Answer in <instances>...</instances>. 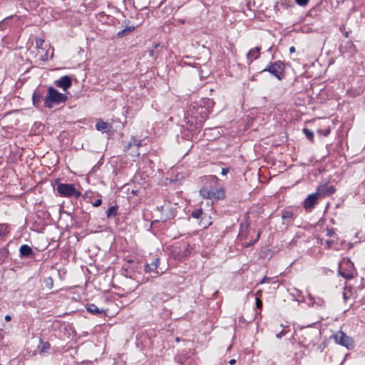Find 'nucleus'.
I'll return each mask as SVG.
<instances>
[{
    "instance_id": "obj_1",
    "label": "nucleus",
    "mask_w": 365,
    "mask_h": 365,
    "mask_svg": "<svg viewBox=\"0 0 365 365\" xmlns=\"http://www.w3.org/2000/svg\"><path fill=\"white\" fill-rule=\"evenodd\" d=\"M215 102L210 98H203L196 106H192L187 111L186 118L196 127L200 126L212 113Z\"/></svg>"
},
{
    "instance_id": "obj_2",
    "label": "nucleus",
    "mask_w": 365,
    "mask_h": 365,
    "mask_svg": "<svg viewBox=\"0 0 365 365\" xmlns=\"http://www.w3.org/2000/svg\"><path fill=\"white\" fill-rule=\"evenodd\" d=\"M67 98L65 94L58 92L56 88L50 86L48 88V93L44 100V105L46 108H52L55 105L65 103Z\"/></svg>"
},
{
    "instance_id": "obj_3",
    "label": "nucleus",
    "mask_w": 365,
    "mask_h": 365,
    "mask_svg": "<svg viewBox=\"0 0 365 365\" xmlns=\"http://www.w3.org/2000/svg\"><path fill=\"white\" fill-rule=\"evenodd\" d=\"M200 195L203 198L212 201L221 200L225 197L224 190L220 185L214 187H210V186L202 187L200 190Z\"/></svg>"
},
{
    "instance_id": "obj_4",
    "label": "nucleus",
    "mask_w": 365,
    "mask_h": 365,
    "mask_svg": "<svg viewBox=\"0 0 365 365\" xmlns=\"http://www.w3.org/2000/svg\"><path fill=\"white\" fill-rule=\"evenodd\" d=\"M261 72H269L279 81H281L284 77V64L281 61L269 63V64Z\"/></svg>"
},
{
    "instance_id": "obj_5",
    "label": "nucleus",
    "mask_w": 365,
    "mask_h": 365,
    "mask_svg": "<svg viewBox=\"0 0 365 365\" xmlns=\"http://www.w3.org/2000/svg\"><path fill=\"white\" fill-rule=\"evenodd\" d=\"M57 191L63 197L74 196L78 198L81 195V192L76 190L73 184L60 183L57 185Z\"/></svg>"
},
{
    "instance_id": "obj_6",
    "label": "nucleus",
    "mask_w": 365,
    "mask_h": 365,
    "mask_svg": "<svg viewBox=\"0 0 365 365\" xmlns=\"http://www.w3.org/2000/svg\"><path fill=\"white\" fill-rule=\"evenodd\" d=\"M334 338L336 343L345 346L347 349H352L354 347L353 339L341 331H337L334 335Z\"/></svg>"
},
{
    "instance_id": "obj_7",
    "label": "nucleus",
    "mask_w": 365,
    "mask_h": 365,
    "mask_svg": "<svg viewBox=\"0 0 365 365\" xmlns=\"http://www.w3.org/2000/svg\"><path fill=\"white\" fill-rule=\"evenodd\" d=\"M339 274L346 279H352L354 277L353 263L349 260L343 262L339 265Z\"/></svg>"
},
{
    "instance_id": "obj_8",
    "label": "nucleus",
    "mask_w": 365,
    "mask_h": 365,
    "mask_svg": "<svg viewBox=\"0 0 365 365\" xmlns=\"http://www.w3.org/2000/svg\"><path fill=\"white\" fill-rule=\"evenodd\" d=\"M336 192V189L333 185H329L327 183L320 185L317 190L319 196H330Z\"/></svg>"
},
{
    "instance_id": "obj_9",
    "label": "nucleus",
    "mask_w": 365,
    "mask_h": 365,
    "mask_svg": "<svg viewBox=\"0 0 365 365\" xmlns=\"http://www.w3.org/2000/svg\"><path fill=\"white\" fill-rule=\"evenodd\" d=\"M54 83L57 87L61 88L66 91L71 86L72 80L70 76H63L56 80Z\"/></svg>"
},
{
    "instance_id": "obj_10",
    "label": "nucleus",
    "mask_w": 365,
    "mask_h": 365,
    "mask_svg": "<svg viewBox=\"0 0 365 365\" xmlns=\"http://www.w3.org/2000/svg\"><path fill=\"white\" fill-rule=\"evenodd\" d=\"M319 195L317 192L309 195L304 201V207L306 210H311L317 203Z\"/></svg>"
},
{
    "instance_id": "obj_11",
    "label": "nucleus",
    "mask_w": 365,
    "mask_h": 365,
    "mask_svg": "<svg viewBox=\"0 0 365 365\" xmlns=\"http://www.w3.org/2000/svg\"><path fill=\"white\" fill-rule=\"evenodd\" d=\"M202 182L203 183L202 187L210 186V187H214L220 185L219 179L215 175L205 176L202 179Z\"/></svg>"
},
{
    "instance_id": "obj_12",
    "label": "nucleus",
    "mask_w": 365,
    "mask_h": 365,
    "mask_svg": "<svg viewBox=\"0 0 365 365\" xmlns=\"http://www.w3.org/2000/svg\"><path fill=\"white\" fill-rule=\"evenodd\" d=\"M260 46H256L254 48H252L247 53V59L249 63H251L253 61L257 59L260 55Z\"/></svg>"
},
{
    "instance_id": "obj_13",
    "label": "nucleus",
    "mask_w": 365,
    "mask_h": 365,
    "mask_svg": "<svg viewBox=\"0 0 365 365\" xmlns=\"http://www.w3.org/2000/svg\"><path fill=\"white\" fill-rule=\"evenodd\" d=\"M141 140L137 139H132V141L128 144V149L132 150L133 155L139 156L140 153L138 151V148L141 146Z\"/></svg>"
},
{
    "instance_id": "obj_14",
    "label": "nucleus",
    "mask_w": 365,
    "mask_h": 365,
    "mask_svg": "<svg viewBox=\"0 0 365 365\" xmlns=\"http://www.w3.org/2000/svg\"><path fill=\"white\" fill-rule=\"evenodd\" d=\"M86 310L94 314V315H97V316H106V310L103 309H99L96 304H87L86 306Z\"/></svg>"
},
{
    "instance_id": "obj_15",
    "label": "nucleus",
    "mask_w": 365,
    "mask_h": 365,
    "mask_svg": "<svg viewBox=\"0 0 365 365\" xmlns=\"http://www.w3.org/2000/svg\"><path fill=\"white\" fill-rule=\"evenodd\" d=\"M21 257H29L34 255L32 249L27 245H23L19 249Z\"/></svg>"
},
{
    "instance_id": "obj_16",
    "label": "nucleus",
    "mask_w": 365,
    "mask_h": 365,
    "mask_svg": "<svg viewBox=\"0 0 365 365\" xmlns=\"http://www.w3.org/2000/svg\"><path fill=\"white\" fill-rule=\"evenodd\" d=\"M180 252L178 253V257H185L188 256L191 252V247L187 244H183L181 247H179Z\"/></svg>"
},
{
    "instance_id": "obj_17",
    "label": "nucleus",
    "mask_w": 365,
    "mask_h": 365,
    "mask_svg": "<svg viewBox=\"0 0 365 365\" xmlns=\"http://www.w3.org/2000/svg\"><path fill=\"white\" fill-rule=\"evenodd\" d=\"M161 209L163 211L161 217H160L161 221L166 222L168 220L174 217V215L170 209H164L163 207H162Z\"/></svg>"
},
{
    "instance_id": "obj_18",
    "label": "nucleus",
    "mask_w": 365,
    "mask_h": 365,
    "mask_svg": "<svg viewBox=\"0 0 365 365\" xmlns=\"http://www.w3.org/2000/svg\"><path fill=\"white\" fill-rule=\"evenodd\" d=\"M96 128L98 130L102 131V130H108L111 128V125L110 123L107 122H104L102 120H99L96 123Z\"/></svg>"
},
{
    "instance_id": "obj_19",
    "label": "nucleus",
    "mask_w": 365,
    "mask_h": 365,
    "mask_svg": "<svg viewBox=\"0 0 365 365\" xmlns=\"http://www.w3.org/2000/svg\"><path fill=\"white\" fill-rule=\"evenodd\" d=\"M42 95L38 91H35L32 96L33 104L35 107L38 108L41 102Z\"/></svg>"
},
{
    "instance_id": "obj_20",
    "label": "nucleus",
    "mask_w": 365,
    "mask_h": 365,
    "mask_svg": "<svg viewBox=\"0 0 365 365\" xmlns=\"http://www.w3.org/2000/svg\"><path fill=\"white\" fill-rule=\"evenodd\" d=\"M309 300L312 302V306L314 304L319 307H322L324 304V301L322 298L315 297L312 294H309Z\"/></svg>"
},
{
    "instance_id": "obj_21",
    "label": "nucleus",
    "mask_w": 365,
    "mask_h": 365,
    "mask_svg": "<svg viewBox=\"0 0 365 365\" xmlns=\"http://www.w3.org/2000/svg\"><path fill=\"white\" fill-rule=\"evenodd\" d=\"M135 29V26H127L124 29L118 32L117 37L123 38V36H127L129 34H130L133 31H134Z\"/></svg>"
},
{
    "instance_id": "obj_22",
    "label": "nucleus",
    "mask_w": 365,
    "mask_h": 365,
    "mask_svg": "<svg viewBox=\"0 0 365 365\" xmlns=\"http://www.w3.org/2000/svg\"><path fill=\"white\" fill-rule=\"evenodd\" d=\"M159 259L156 258L150 264H146L145 266V270L146 272H152L155 270L158 267Z\"/></svg>"
},
{
    "instance_id": "obj_23",
    "label": "nucleus",
    "mask_w": 365,
    "mask_h": 365,
    "mask_svg": "<svg viewBox=\"0 0 365 365\" xmlns=\"http://www.w3.org/2000/svg\"><path fill=\"white\" fill-rule=\"evenodd\" d=\"M282 219L287 222V224L294 220V213L289 210H285L282 212Z\"/></svg>"
},
{
    "instance_id": "obj_24",
    "label": "nucleus",
    "mask_w": 365,
    "mask_h": 365,
    "mask_svg": "<svg viewBox=\"0 0 365 365\" xmlns=\"http://www.w3.org/2000/svg\"><path fill=\"white\" fill-rule=\"evenodd\" d=\"M9 232V227L6 224L0 225V240L4 239Z\"/></svg>"
},
{
    "instance_id": "obj_25",
    "label": "nucleus",
    "mask_w": 365,
    "mask_h": 365,
    "mask_svg": "<svg viewBox=\"0 0 365 365\" xmlns=\"http://www.w3.org/2000/svg\"><path fill=\"white\" fill-rule=\"evenodd\" d=\"M118 206L114 205L108 208L106 212V216L108 218L115 217L117 215Z\"/></svg>"
},
{
    "instance_id": "obj_26",
    "label": "nucleus",
    "mask_w": 365,
    "mask_h": 365,
    "mask_svg": "<svg viewBox=\"0 0 365 365\" xmlns=\"http://www.w3.org/2000/svg\"><path fill=\"white\" fill-rule=\"evenodd\" d=\"M278 6L284 9H288L292 6V3L290 0H280L277 6Z\"/></svg>"
},
{
    "instance_id": "obj_27",
    "label": "nucleus",
    "mask_w": 365,
    "mask_h": 365,
    "mask_svg": "<svg viewBox=\"0 0 365 365\" xmlns=\"http://www.w3.org/2000/svg\"><path fill=\"white\" fill-rule=\"evenodd\" d=\"M9 250L6 248L0 249V260L4 262L9 256Z\"/></svg>"
},
{
    "instance_id": "obj_28",
    "label": "nucleus",
    "mask_w": 365,
    "mask_h": 365,
    "mask_svg": "<svg viewBox=\"0 0 365 365\" xmlns=\"http://www.w3.org/2000/svg\"><path fill=\"white\" fill-rule=\"evenodd\" d=\"M303 133L309 140L313 141L314 140V133L311 130L308 128H304Z\"/></svg>"
},
{
    "instance_id": "obj_29",
    "label": "nucleus",
    "mask_w": 365,
    "mask_h": 365,
    "mask_svg": "<svg viewBox=\"0 0 365 365\" xmlns=\"http://www.w3.org/2000/svg\"><path fill=\"white\" fill-rule=\"evenodd\" d=\"M203 212L202 209H196L192 212V217L195 219H199L202 215Z\"/></svg>"
},
{
    "instance_id": "obj_30",
    "label": "nucleus",
    "mask_w": 365,
    "mask_h": 365,
    "mask_svg": "<svg viewBox=\"0 0 365 365\" xmlns=\"http://www.w3.org/2000/svg\"><path fill=\"white\" fill-rule=\"evenodd\" d=\"M309 0H295L297 4L301 6H305L308 4Z\"/></svg>"
},
{
    "instance_id": "obj_31",
    "label": "nucleus",
    "mask_w": 365,
    "mask_h": 365,
    "mask_svg": "<svg viewBox=\"0 0 365 365\" xmlns=\"http://www.w3.org/2000/svg\"><path fill=\"white\" fill-rule=\"evenodd\" d=\"M51 348V344L49 342L46 341L43 343L42 349L41 350V352L46 351V350L49 349Z\"/></svg>"
},
{
    "instance_id": "obj_32",
    "label": "nucleus",
    "mask_w": 365,
    "mask_h": 365,
    "mask_svg": "<svg viewBox=\"0 0 365 365\" xmlns=\"http://www.w3.org/2000/svg\"><path fill=\"white\" fill-rule=\"evenodd\" d=\"M318 132L325 136H327L330 133V130L329 128L325 130H318Z\"/></svg>"
},
{
    "instance_id": "obj_33",
    "label": "nucleus",
    "mask_w": 365,
    "mask_h": 365,
    "mask_svg": "<svg viewBox=\"0 0 365 365\" xmlns=\"http://www.w3.org/2000/svg\"><path fill=\"white\" fill-rule=\"evenodd\" d=\"M333 243H334L333 240H326V242H325L326 248L329 249L331 247Z\"/></svg>"
},
{
    "instance_id": "obj_34",
    "label": "nucleus",
    "mask_w": 365,
    "mask_h": 365,
    "mask_svg": "<svg viewBox=\"0 0 365 365\" xmlns=\"http://www.w3.org/2000/svg\"><path fill=\"white\" fill-rule=\"evenodd\" d=\"M102 200L101 198L96 200L94 202H93V206L94 207H98L101 205Z\"/></svg>"
},
{
    "instance_id": "obj_35",
    "label": "nucleus",
    "mask_w": 365,
    "mask_h": 365,
    "mask_svg": "<svg viewBox=\"0 0 365 365\" xmlns=\"http://www.w3.org/2000/svg\"><path fill=\"white\" fill-rule=\"evenodd\" d=\"M334 234V231L332 229H327V236L331 237Z\"/></svg>"
},
{
    "instance_id": "obj_36",
    "label": "nucleus",
    "mask_w": 365,
    "mask_h": 365,
    "mask_svg": "<svg viewBox=\"0 0 365 365\" xmlns=\"http://www.w3.org/2000/svg\"><path fill=\"white\" fill-rule=\"evenodd\" d=\"M256 305H257V308H261L262 307V301L259 298L256 299Z\"/></svg>"
},
{
    "instance_id": "obj_37",
    "label": "nucleus",
    "mask_w": 365,
    "mask_h": 365,
    "mask_svg": "<svg viewBox=\"0 0 365 365\" xmlns=\"http://www.w3.org/2000/svg\"><path fill=\"white\" fill-rule=\"evenodd\" d=\"M229 172V169L227 168H223L222 169V172H221V174L223 175H225L227 174V173Z\"/></svg>"
},
{
    "instance_id": "obj_38",
    "label": "nucleus",
    "mask_w": 365,
    "mask_h": 365,
    "mask_svg": "<svg viewBox=\"0 0 365 365\" xmlns=\"http://www.w3.org/2000/svg\"><path fill=\"white\" fill-rule=\"evenodd\" d=\"M270 279V278L267 277H263V279L260 281L259 284H264L266 282H268Z\"/></svg>"
},
{
    "instance_id": "obj_39",
    "label": "nucleus",
    "mask_w": 365,
    "mask_h": 365,
    "mask_svg": "<svg viewBox=\"0 0 365 365\" xmlns=\"http://www.w3.org/2000/svg\"><path fill=\"white\" fill-rule=\"evenodd\" d=\"M284 335V332L283 331H282L281 332H279V334H277L276 335L277 338H281L282 336Z\"/></svg>"
},
{
    "instance_id": "obj_40",
    "label": "nucleus",
    "mask_w": 365,
    "mask_h": 365,
    "mask_svg": "<svg viewBox=\"0 0 365 365\" xmlns=\"http://www.w3.org/2000/svg\"><path fill=\"white\" fill-rule=\"evenodd\" d=\"M295 51H296V49H295V47H294V46H291V47L289 48V53H294V52H295Z\"/></svg>"
},
{
    "instance_id": "obj_41",
    "label": "nucleus",
    "mask_w": 365,
    "mask_h": 365,
    "mask_svg": "<svg viewBox=\"0 0 365 365\" xmlns=\"http://www.w3.org/2000/svg\"><path fill=\"white\" fill-rule=\"evenodd\" d=\"M236 363V360L235 359H232L229 361V364L230 365H234Z\"/></svg>"
},
{
    "instance_id": "obj_42",
    "label": "nucleus",
    "mask_w": 365,
    "mask_h": 365,
    "mask_svg": "<svg viewBox=\"0 0 365 365\" xmlns=\"http://www.w3.org/2000/svg\"><path fill=\"white\" fill-rule=\"evenodd\" d=\"M11 316H10V315H6V316H5V320H6V322H9V321H11Z\"/></svg>"
},
{
    "instance_id": "obj_43",
    "label": "nucleus",
    "mask_w": 365,
    "mask_h": 365,
    "mask_svg": "<svg viewBox=\"0 0 365 365\" xmlns=\"http://www.w3.org/2000/svg\"><path fill=\"white\" fill-rule=\"evenodd\" d=\"M177 21L182 24L185 23V20H182V19H178Z\"/></svg>"
},
{
    "instance_id": "obj_44",
    "label": "nucleus",
    "mask_w": 365,
    "mask_h": 365,
    "mask_svg": "<svg viewBox=\"0 0 365 365\" xmlns=\"http://www.w3.org/2000/svg\"><path fill=\"white\" fill-rule=\"evenodd\" d=\"M153 55H154V51L153 50H150V56H153Z\"/></svg>"
},
{
    "instance_id": "obj_45",
    "label": "nucleus",
    "mask_w": 365,
    "mask_h": 365,
    "mask_svg": "<svg viewBox=\"0 0 365 365\" xmlns=\"http://www.w3.org/2000/svg\"><path fill=\"white\" fill-rule=\"evenodd\" d=\"M343 297H344V300L347 299V296H346V294L345 292L343 293Z\"/></svg>"
},
{
    "instance_id": "obj_46",
    "label": "nucleus",
    "mask_w": 365,
    "mask_h": 365,
    "mask_svg": "<svg viewBox=\"0 0 365 365\" xmlns=\"http://www.w3.org/2000/svg\"><path fill=\"white\" fill-rule=\"evenodd\" d=\"M348 36H349V33H348V32H346V34H345V36H346V37H348Z\"/></svg>"
},
{
    "instance_id": "obj_47",
    "label": "nucleus",
    "mask_w": 365,
    "mask_h": 365,
    "mask_svg": "<svg viewBox=\"0 0 365 365\" xmlns=\"http://www.w3.org/2000/svg\"><path fill=\"white\" fill-rule=\"evenodd\" d=\"M175 340H176V341H179L180 339L178 337H177Z\"/></svg>"
},
{
    "instance_id": "obj_48",
    "label": "nucleus",
    "mask_w": 365,
    "mask_h": 365,
    "mask_svg": "<svg viewBox=\"0 0 365 365\" xmlns=\"http://www.w3.org/2000/svg\"><path fill=\"white\" fill-rule=\"evenodd\" d=\"M247 6L250 7V2H248L247 4Z\"/></svg>"
}]
</instances>
